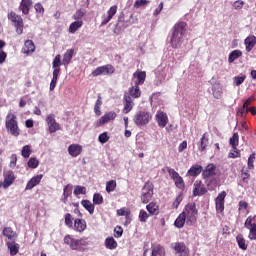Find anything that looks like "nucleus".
Masks as SVG:
<instances>
[{
  "label": "nucleus",
  "mask_w": 256,
  "mask_h": 256,
  "mask_svg": "<svg viewBox=\"0 0 256 256\" xmlns=\"http://www.w3.org/2000/svg\"><path fill=\"white\" fill-rule=\"evenodd\" d=\"M187 32V23L179 21L172 28V34L170 36V45L172 49H181L183 45V36Z\"/></svg>",
  "instance_id": "nucleus-1"
},
{
  "label": "nucleus",
  "mask_w": 256,
  "mask_h": 256,
  "mask_svg": "<svg viewBox=\"0 0 256 256\" xmlns=\"http://www.w3.org/2000/svg\"><path fill=\"white\" fill-rule=\"evenodd\" d=\"M64 243L69 245L72 251H85L89 247V238L83 237L80 239H75L70 235L64 237Z\"/></svg>",
  "instance_id": "nucleus-2"
},
{
  "label": "nucleus",
  "mask_w": 256,
  "mask_h": 256,
  "mask_svg": "<svg viewBox=\"0 0 256 256\" xmlns=\"http://www.w3.org/2000/svg\"><path fill=\"white\" fill-rule=\"evenodd\" d=\"M182 214L186 219V225H188L189 227L197 223V217H199V211L197 210V206L195 205V203H190L186 205L183 209Z\"/></svg>",
  "instance_id": "nucleus-3"
},
{
  "label": "nucleus",
  "mask_w": 256,
  "mask_h": 256,
  "mask_svg": "<svg viewBox=\"0 0 256 256\" xmlns=\"http://www.w3.org/2000/svg\"><path fill=\"white\" fill-rule=\"evenodd\" d=\"M153 119V114L147 110H139L134 115L133 121L137 127H147Z\"/></svg>",
  "instance_id": "nucleus-4"
},
{
  "label": "nucleus",
  "mask_w": 256,
  "mask_h": 256,
  "mask_svg": "<svg viewBox=\"0 0 256 256\" xmlns=\"http://www.w3.org/2000/svg\"><path fill=\"white\" fill-rule=\"evenodd\" d=\"M5 126L7 131L11 133L14 137H19V126L17 124V116L11 112H9L6 116Z\"/></svg>",
  "instance_id": "nucleus-5"
},
{
  "label": "nucleus",
  "mask_w": 256,
  "mask_h": 256,
  "mask_svg": "<svg viewBox=\"0 0 256 256\" xmlns=\"http://www.w3.org/2000/svg\"><path fill=\"white\" fill-rule=\"evenodd\" d=\"M141 202L144 204L149 203L153 199V183L146 182L141 190Z\"/></svg>",
  "instance_id": "nucleus-6"
},
{
  "label": "nucleus",
  "mask_w": 256,
  "mask_h": 256,
  "mask_svg": "<svg viewBox=\"0 0 256 256\" xmlns=\"http://www.w3.org/2000/svg\"><path fill=\"white\" fill-rule=\"evenodd\" d=\"M8 19L14 23V27H16V33L21 35L23 33V18L17 15L15 12H10L8 14Z\"/></svg>",
  "instance_id": "nucleus-7"
},
{
  "label": "nucleus",
  "mask_w": 256,
  "mask_h": 256,
  "mask_svg": "<svg viewBox=\"0 0 256 256\" xmlns=\"http://www.w3.org/2000/svg\"><path fill=\"white\" fill-rule=\"evenodd\" d=\"M115 73V67L111 64L97 67L92 71L93 77H99V75H113Z\"/></svg>",
  "instance_id": "nucleus-8"
},
{
  "label": "nucleus",
  "mask_w": 256,
  "mask_h": 256,
  "mask_svg": "<svg viewBox=\"0 0 256 256\" xmlns=\"http://www.w3.org/2000/svg\"><path fill=\"white\" fill-rule=\"evenodd\" d=\"M172 249H174L176 255L178 256H189V248L183 242H175L172 244Z\"/></svg>",
  "instance_id": "nucleus-9"
},
{
  "label": "nucleus",
  "mask_w": 256,
  "mask_h": 256,
  "mask_svg": "<svg viewBox=\"0 0 256 256\" xmlns=\"http://www.w3.org/2000/svg\"><path fill=\"white\" fill-rule=\"evenodd\" d=\"M227 197V192L222 191L215 199L216 211L217 213H223L225 211V198Z\"/></svg>",
  "instance_id": "nucleus-10"
},
{
  "label": "nucleus",
  "mask_w": 256,
  "mask_h": 256,
  "mask_svg": "<svg viewBox=\"0 0 256 256\" xmlns=\"http://www.w3.org/2000/svg\"><path fill=\"white\" fill-rule=\"evenodd\" d=\"M46 123L48 125V129H49L50 133H55V132L59 131V129H61V126L55 120L54 114H49L46 117Z\"/></svg>",
  "instance_id": "nucleus-11"
},
{
  "label": "nucleus",
  "mask_w": 256,
  "mask_h": 256,
  "mask_svg": "<svg viewBox=\"0 0 256 256\" xmlns=\"http://www.w3.org/2000/svg\"><path fill=\"white\" fill-rule=\"evenodd\" d=\"M168 173H169L171 179H173V181L175 182V185H176V187H178V189H183V187H185L183 178L180 177L179 173H177V171H175V169H173V168L168 169Z\"/></svg>",
  "instance_id": "nucleus-12"
},
{
  "label": "nucleus",
  "mask_w": 256,
  "mask_h": 256,
  "mask_svg": "<svg viewBox=\"0 0 256 256\" xmlns=\"http://www.w3.org/2000/svg\"><path fill=\"white\" fill-rule=\"evenodd\" d=\"M116 118L117 113L113 111L107 112L97 121V125L98 127H101V125H105L109 123V121H115Z\"/></svg>",
  "instance_id": "nucleus-13"
},
{
  "label": "nucleus",
  "mask_w": 256,
  "mask_h": 256,
  "mask_svg": "<svg viewBox=\"0 0 256 256\" xmlns=\"http://www.w3.org/2000/svg\"><path fill=\"white\" fill-rule=\"evenodd\" d=\"M207 193V188H205V185L203 182L196 180L194 183V189H193V195L194 197L205 195Z\"/></svg>",
  "instance_id": "nucleus-14"
},
{
  "label": "nucleus",
  "mask_w": 256,
  "mask_h": 256,
  "mask_svg": "<svg viewBox=\"0 0 256 256\" xmlns=\"http://www.w3.org/2000/svg\"><path fill=\"white\" fill-rule=\"evenodd\" d=\"M156 121L160 127H167V123H169V117H167V113L163 111H158L155 115Z\"/></svg>",
  "instance_id": "nucleus-15"
},
{
  "label": "nucleus",
  "mask_w": 256,
  "mask_h": 256,
  "mask_svg": "<svg viewBox=\"0 0 256 256\" xmlns=\"http://www.w3.org/2000/svg\"><path fill=\"white\" fill-rule=\"evenodd\" d=\"M4 183H3V188L4 189H9L11 185H13V182L15 181V174L13 171H7L4 172Z\"/></svg>",
  "instance_id": "nucleus-16"
},
{
  "label": "nucleus",
  "mask_w": 256,
  "mask_h": 256,
  "mask_svg": "<svg viewBox=\"0 0 256 256\" xmlns=\"http://www.w3.org/2000/svg\"><path fill=\"white\" fill-rule=\"evenodd\" d=\"M68 153L71 157H79L83 153V146L79 144H72L68 147Z\"/></svg>",
  "instance_id": "nucleus-17"
},
{
  "label": "nucleus",
  "mask_w": 256,
  "mask_h": 256,
  "mask_svg": "<svg viewBox=\"0 0 256 256\" xmlns=\"http://www.w3.org/2000/svg\"><path fill=\"white\" fill-rule=\"evenodd\" d=\"M115 15H117V5L110 7V9L107 11V17H104L101 22V26L103 27L107 25V23H109V21H111Z\"/></svg>",
  "instance_id": "nucleus-18"
},
{
  "label": "nucleus",
  "mask_w": 256,
  "mask_h": 256,
  "mask_svg": "<svg viewBox=\"0 0 256 256\" xmlns=\"http://www.w3.org/2000/svg\"><path fill=\"white\" fill-rule=\"evenodd\" d=\"M31 5H33L32 0H22L18 9L19 11H22L23 15H29Z\"/></svg>",
  "instance_id": "nucleus-19"
},
{
  "label": "nucleus",
  "mask_w": 256,
  "mask_h": 256,
  "mask_svg": "<svg viewBox=\"0 0 256 256\" xmlns=\"http://www.w3.org/2000/svg\"><path fill=\"white\" fill-rule=\"evenodd\" d=\"M244 45H245V49L247 51V53H251V51H253V48L256 45V37L255 36H248L245 40H244Z\"/></svg>",
  "instance_id": "nucleus-20"
},
{
  "label": "nucleus",
  "mask_w": 256,
  "mask_h": 256,
  "mask_svg": "<svg viewBox=\"0 0 256 256\" xmlns=\"http://www.w3.org/2000/svg\"><path fill=\"white\" fill-rule=\"evenodd\" d=\"M251 101H255L254 96H250L243 104L242 108L238 111V115L243 117L245 113H249V106L251 105Z\"/></svg>",
  "instance_id": "nucleus-21"
},
{
  "label": "nucleus",
  "mask_w": 256,
  "mask_h": 256,
  "mask_svg": "<svg viewBox=\"0 0 256 256\" xmlns=\"http://www.w3.org/2000/svg\"><path fill=\"white\" fill-rule=\"evenodd\" d=\"M124 100H125V103H124L123 113L127 114L133 110V105H135V103H133V99L127 95H124Z\"/></svg>",
  "instance_id": "nucleus-22"
},
{
  "label": "nucleus",
  "mask_w": 256,
  "mask_h": 256,
  "mask_svg": "<svg viewBox=\"0 0 256 256\" xmlns=\"http://www.w3.org/2000/svg\"><path fill=\"white\" fill-rule=\"evenodd\" d=\"M74 228L78 233H83L87 229V222L83 219H76L74 221Z\"/></svg>",
  "instance_id": "nucleus-23"
},
{
  "label": "nucleus",
  "mask_w": 256,
  "mask_h": 256,
  "mask_svg": "<svg viewBox=\"0 0 256 256\" xmlns=\"http://www.w3.org/2000/svg\"><path fill=\"white\" fill-rule=\"evenodd\" d=\"M128 97H130V99H139V97H141V89H139V86L137 84L129 88Z\"/></svg>",
  "instance_id": "nucleus-24"
},
{
  "label": "nucleus",
  "mask_w": 256,
  "mask_h": 256,
  "mask_svg": "<svg viewBox=\"0 0 256 256\" xmlns=\"http://www.w3.org/2000/svg\"><path fill=\"white\" fill-rule=\"evenodd\" d=\"M215 175V166L213 164H208L202 172V176L204 179H209V177H213Z\"/></svg>",
  "instance_id": "nucleus-25"
},
{
  "label": "nucleus",
  "mask_w": 256,
  "mask_h": 256,
  "mask_svg": "<svg viewBox=\"0 0 256 256\" xmlns=\"http://www.w3.org/2000/svg\"><path fill=\"white\" fill-rule=\"evenodd\" d=\"M208 145H209V138L207 137V133H204L200 139V142L198 143L199 151L201 152L205 151Z\"/></svg>",
  "instance_id": "nucleus-26"
},
{
  "label": "nucleus",
  "mask_w": 256,
  "mask_h": 256,
  "mask_svg": "<svg viewBox=\"0 0 256 256\" xmlns=\"http://www.w3.org/2000/svg\"><path fill=\"white\" fill-rule=\"evenodd\" d=\"M212 95L214 99H221L223 97V88L220 84H214L212 86Z\"/></svg>",
  "instance_id": "nucleus-27"
},
{
  "label": "nucleus",
  "mask_w": 256,
  "mask_h": 256,
  "mask_svg": "<svg viewBox=\"0 0 256 256\" xmlns=\"http://www.w3.org/2000/svg\"><path fill=\"white\" fill-rule=\"evenodd\" d=\"M73 53H75V50L73 49H68L64 55H63V59H62V65H69V63H71V59H73Z\"/></svg>",
  "instance_id": "nucleus-28"
},
{
  "label": "nucleus",
  "mask_w": 256,
  "mask_h": 256,
  "mask_svg": "<svg viewBox=\"0 0 256 256\" xmlns=\"http://www.w3.org/2000/svg\"><path fill=\"white\" fill-rule=\"evenodd\" d=\"M71 193H73V186L68 184L63 189V198L61 199L62 203H67L69 197H71Z\"/></svg>",
  "instance_id": "nucleus-29"
},
{
  "label": "nucleus",
  "mask_w": 256,
  "mask_h": 256,
  "mask_svg": "<svg viewBox=\"0 0 256 256\" xmlns=\"http://www.w3.org/2000/svg\"><path fill=\"white\" fill-rule=\"evenodd\" d=\"M203 171V167L199 164H196L194 166H192L189 170H188V175L190 177H197V175H200V173Z\"/></svg>",
  "instance_id": "nucleus-30"
},
{
  "label": "nucleus",
  "mask_w": 256,
  "mask_h": 256,
  "mask_svg": "<svg viewBox=\"0 0 256 256\" xmlns=\"http://www.w3.org/2000/svg\"><path fill=\"white\" fill-rule=\"evenodd\" d=\"M24 55H31L33 53V40H26L22 48Z\"/></svg>",
  "instance_id": "nucleus-31"
},
{
  "label": "nucleus",
  "mask_w": 256,
  "mask_h": 256,
  "mask_svg": "<svg viewBox=\"0 0 256 256\" xmlns=\"http://www.w3.org/2000/svg\"><path fill=\"white\" fill-rule=\"evenodd\" d=\"M3 235L10 240L17 239V233L11 227H4Z\"/></svg>",
  "instance_id": "nucleus-32"
},
{
  "label": "nucleus",
  "mask_w": 256,
  "mask_h": 256,
  "mask_svg": "<svg viewBox=\"0 0 256 256\" xmlns=\"http://www.w3.org/2000/svg\"><path fill=\"white\" fill-rule=\"evenodd\" d=\"M7 247L10 251V255L15 256L17 253H19V244H17L15 241L7 242Z\"/></svg>",
  "instance_id": "nucleus-33"
},
{
  "label": "nucleus",
  "mask_w": 256,
  "mask_h": 256,
  "mask_svg": "<svg viewBox=\"0 0 256 256\" xmlns=\"http://www.w3.org/2000/svg\"><path fill=\"white\" fill-rule=\"evenodd\" d=\"M81 27H83L82 20H77L70 24L68 31L69 33H72V34L77 33V30L81 29Z\"/></svg>",
  "instance_id": "nucleus-34"
},
{
  "label": "nucleus",
  "mask_w": 256,
  "mask_h": 256,
  "mask_svg": "<svg viewBox=\"0 0 256 256\" xmlns=\"http://www.w3.org/2000/svg\"><path fill=\"white\" fill-rule=\"evenodd\" d=\"M185 223H187V218H185V216L183 215V213H181L177 219L174 222L175 227H177L178 229H183Z\"/></svg>",
  "instance_id": "nucleus-35"
},
{
  "label": "nucleus",
  "mask_w": 256,
  "mask_h": 256,
  "mask_svg": "<svg viewBox=\"0 0 256 256\" xmlns=\"http://www.w3.org/2000/svg\"><path fill=\"white\" fill-rule=\"evenodd\" d=\"M81 205H82V207H84V209H87V211L90 213V215H93V213H95V205L93 203H91V201L82 200Z\"/></svg>",
  "instance_id": "nucleus-36"
},
{
  "label": "nucleus",
  "mask_w": 256,
  "mask_h": 256,
  "mask_svg": "<svg viewBox=\"0 0 256 256\" xmlns=\"http://www.w3.org/2000/svg\"><path fill=\"white\" fill-rule=\"evenodd\" d=\"M134 77L137 78L135 85H143L145 83V78L147 77V74L145 72H135Z\"/></svg>",
  "instance_id": "nucleus-37"
},
{
  "label": "nucleus",
  "mask_w": 256,
  "mask_h": 256,
  "mask_svg": "<svg viewBox=\"0 0 256 256\" xmlns=\"http://www.w3.org/2000/svg\"><path fill=\"white\" fill-rule=\"evenodd\" d=\"M105 247L106 249H117V241H115V238L113 237H108L105 239Z\"/></svg>",
  "instance_id": "nucleus-38"
},
{
  "label": "nucleus",
  "mask_w": 256,
  "mask_h": 256,
  "mask_svg": "<svg viewBox=\"0 0 256 256\" xmlns=\"http://www.w3.org/2000/svg\"><path fill=\"white\" fill-rule=\"evenodd\" d=\"M243 55L241 50H234L228 56V63H233L235 60L239 59Z\"/></svg>",
  "instance_id": "nucleus-39"
},
{
  "label": "nucleus",
  "mask_w": 256,
  "mask_h": 256,
  "mask_svg": "<svg viewBox=\"0 0 256 256\" xmlns=\"http://www.w3.org/2000/svg\"><path fill=\"white\" fill-rule=\"evenodd\" d=\"M146 209L150 213V215H159V206H157L156 203H149L146 206Z\"/></svg>",
  "instance_id": "nucleus-40"
},
{
  "label": "nucleus",
  "mask_w": 256,
  "mask_h": 256,
  "mask_svg": "<svg viewBox=\"0 0 256 256\" xmlns=\"http://www.w3.org/2000/svg\"><path fill=\"white\" fill-rule=\"evenodd\" d=\"M157 255H165V248L161 245H155L152 247V255L151 256H157Z\"/></svg>",
  "instance_id": "nucleus-41"
},
{
  "label": "nucleus",
  "mask_w": 256,
  "mask_h": 256,
  "mask_svg": "<svg viewBox=\"0 0 256 256\" xmlns=\"http://www.w3.org/2000/svg\"><path fill=\"white\" fill-rule=\"evenodd\" d=\"M236 241L238 243V247L242 249L243 251H246L247 249V243L245 242V238H243V235L239 234L236 237Z\"/></svg>",
  "instance_id": "nucleus-42"
},
{
  "label": "nucleus",
  "mask_w": 256,
  "mask_h": 256,
  "mask_svg": "<svg viewBox=\"0 0 256 256\" xmlns=\"http://www.w3.org/2000/svg\"><path fill=\"white\" fill-rule=\"evenodd\" d=\"M61 65H63V62H61V55L57 54L52 62V69H61Z\"/></svg>",
  "instance_id": "nucleus-43"
},
{
  "label": "nucleus",
  "mask_w": 256,
  "mask_h": 256,
  "mask_svg": "<svg viewBox=\"0 0 256 256\" xmlns=\"http://www.w3.org/2000/svg\"><path fill=\"white\" fill-rule=\"evenodd\" d=\"M117 188V182L115 180H110L106 183V191L107 193H113Z\"/></svg>",
  "instance_id": "nucleus-44"
},
{
  "label": "nucleus",
  "mask_w": 256,
  "mask_h": 256,
  "mask_svg": "<svg viewBox=\"0 0 256 256\" xmlns=\"http://www.w3.org/2000/svg\"><path fill=\"white\" fill-rule=\"evenodd\" d=\"M255 218L256 216H249L244 223V227L250 230L253 227V223H255Z\"/></svg>",
  "instance_id": "nucleus-45"
},
{
  "label": "nucleus",
  "mask_w": 256,
  "mask_h": 256,
  "mask_svg": "<svg viewBox=\"0 0 256 256\" xmlns=\"http://www.w3.org/2000/svg\"><path fill=\"white\" fill-rule=\"evenodd\" d=\"M245 79H247V77L245 75L236 76L233 79V83H234V85H236V87H239V85H243Z\"/></svg>",
  "instance_id": "nucleus-46"
},
{
  "label": "nucleus",
  "mask_w": 256,
  "mask_h": 256,
  "mask_svg": "<svg viewBox=\"0 0 256 256\" xmlns=\"http://www.w3.org/2000/svg\"><path fill=\"white\" fill-rule=\"evenodd\" d=\"M230 145L235 149L237 145H239V134L234 133L233 136L230 138Z\"/></svg>",
  "instance_id": "nucleus-47"
},
{
  "label": "nucleus",
  "mask_w": 256,
  "mask_h": 256,
  "mask_svg": "<svg viewBox=\"0 0 256 256\" xmlns=\"http://www.w3.org/2000/svg\"><path fill=\"white\" fill-rule=\"evenodd\" d=\"M21 155L24 159H29V156L31 155V147H29V145L24 146Z\"/></svg>",
  "instance_id": "nucleus-48"
},
{
  "label": "nucleus",
  "mask_w": 256,
  "mask_h": 256,
  "mask_svg": "<svg viewBox=\"0 0 256 256\" xmlns=\"http://www.w3.org/2000/svg\"><path fill=\"white\" fill-rule=\"evenodd\" d=\"M147 5H149L148 0H136L134 3V8L140 9V7H147Z\"/></svg>",
  "instance_id": "nucleus-49"
},
{
  "label": "nucleus",
  "mask_w": 256,
  "mask_h": 256,
  "mask_svg": "<svg viewBox=\"0 0 256 256\" xmlns=\"http://www.w3.org/2000/svg\"><path fill=\"white\" fill-rule=\"evenodd\" d=\"M248 238L250 241H256V223L253 222V227L249 230Z\"/></svg>",
  "instance_id": "nucleus-50"
},
{
  "label": "nucleus",
  "mask_w": 256,
  "mask_h": 256,
  "mask_svg": "<svg viewBox=\"0 0 256 256\" xmlns=\"http://www.w3.org/2000/svg\"><path fill=\"white\" fill-rule=\"evenodd\" d=\"M41 109H45V101L40 100L38 106L35 107L34 114L41 115Z\"/></svg>",
  "instance_id": "nucleus-51"
},
{
  "label": "nucleus",
  "mask_w": 256,
  "mask_h": 256,
  "mask_svg": "<svg viewBox=\"0 0 256 256\" xmlns=\"http://www.w3.org/2000/svg\"><path fill=\"white\" fill-rule=\"evenodd\" d=\"M87 193V188L84 186H76L74 189V195H85Z\"/></svg>",
  "instance_id": "nucleus-52"
},
{
  "label": "nucleus",
  "mask_w": 256,
  "mask_h": 256,
  "mask_svg": "<svg viewBox=\"0 0 256 256\" xmlns=\"http://www.w3.org/2000/svg\"><path fill=\"white\" fill-rule=\"evenodd\" d=\"M101 203H103V196L99 193L94 194L93 204L94 205H101Z\"/></svg>",
  "instance_id": "nucleus-53"
},
{
  "label": "nucleus",
  "mask_w": 256,
  "mask_h": 256,
  "mask_svg": "<svg viewBox=\"0 0 256 256\" xmlns=\"http://www.w3.org/2000/svg\"><path fill=\"white\" fill-rule=\"evenodd\" d=\"M139 219L141 223H146L147 219H149V214L145 210H141L139 213Z\"/></svg>",
  "instance_id": "nucleus-54"
},
{
  "label": "nucleus",
  "mask_w": 256,
  "mask_h": 256,
  "mask_svg": "<svg viewBox=\"0 0 256 256\" xmlns=\"http://www.w3.org/2000/svg\"><path fill=\"white\" fill-rule=\"evenodd\" d=\"M85 17V12L83 10L79 9L73 14V19L76 21H80L79 19H83Z\"/></svg>",
  "instance_id": "nucleus-55"
},
{
  "label": "nucleus",
  "mask_w": 256,
  "mask_h": 256,
  "mask_svg": "<svg viewBox=\"0 0 256 256\" xmlns=\"http://www.w3.org/2000/svg\"><path fill=\"white\" fill-rule=\"evenodd\" d=\"M98 141L100 143L105 144L107 141H109V135H107V132H103L102 134L99 135Z\"/></svg>",
  "instance_id": "nucleus-56"
},
{
  "label": "nucleus",
  "mask_w": 256,
  "mask_h": 256,
  "mask_svg": "<svg viewBox=\"0 0 256 256\" xmlns=\"http://www.w3.org/2000/svg\"><path fill=\"white\" fill-rule=\"evenodd\" d=\"M65 225H67V227H73V216H71L70 213L65 215Z\"/></svg>",
  "instance_id": "nucleus-57"
},
{
  "label": "nucleus",
  "mask_w": 256,
  "mask_h": 256,
  "mask_svg": "<svg viewBox=\"0 0 256 256\" xmlns=\"http://www.w3.org/2000/svg\"><path fill=\"white\" fill-rule=\"evenodd\" d=\"M103 103L101 102V99H97V101H96V104H95V107H94V111H95V113H96V115H101V105H102Z\"/></svg>",
  "instance_id": "nucleus-58"
},
{
  "label": "nucleus",
  "mask_w": 256,
  "mask_h": 256,
  "mask_svg": "<svg viewBox=\"0 0 256 256\" xmlns=\"http://www.w3.org/2000/svg\"><path fill=\"white\" fill-rule=\"evenodd\" d=\"M34 9L36 13H39V15L43 16V13H45V8H43V5L41 3H37L34 5Z\"/></svg>",
  "instance_id": "nucleus-59"
},
{
  "label": "nucleus",
  "mask_w": 256,
  "mask_h": 256,
  "mask_svg": "<svg viewBox=\"0 0 256 256\" xmlns=\"http://www.w3.org/2000/svg\"><path fill=\"white\" fill-rule=\"evenodd\" d=\"M123 235V228L121 226H116L114 229V236L119 239Z\"/></svg>",
  "instance_id": "nucleus-60"
},
{
  "label": "nucleus",
  "mask_w": 256,
  "mask_h": 256,
  "mask_svg": "<svg viewBox=\"0 0 256 256\" xmlns=\"http://www.w3.org/2000/svg\"><path fill=\"white\" fill-rule=\"evenodd\" d=\"M182 201H183V196H181V195L177 196V198L175 199V201L172 204L173 209H177V207H179V205L181 204Z\"/></svg>",
  "instance_id": "nucleus-61"
},
{
  "label": "nucleus",
  "mask_w": 256,
  "mask_h": 256,
  "mask_svg": "<svg viewBox=\"0 0 256 256\" xmlns=\"http://www.w3.org/2000/svg\"><path fill=\"white\" fill-rule=\"evenodd\" d=\"M41 179H43V174H39L33 177V187L39 185L41 183Z\"/></svg>",
  "instance_id": "nucleus-62"
},
{
  "label": "nucleus",
  "mask_w": 256,
  "mask_h": 256,
  "mask_svg": "<svg viewBox=\"0 0 256 256\" xmlns=\"http://www.w3.org/2000/svg\"><path fill=\"white\" fill-rule=\"evenodd\" d=\"M253 163H255V154L250 155L248 158V169L254 168Z\"/></svg>",
  "instance_id": "nucleus-63"
},
{
  "label": "nucleus",
  "mask_w": 256,
  "mask_h": 256,
  "mask_svg": "<svg viewBox=\"0 0 256 256\" xmlns=\"http://www.w3.org/2000/svg\"><path fill=\"white\" fill-rule=\"evenodd\" d=\"M10 159V167H15L17 165V154H12Z\"/></svg>",
  "instance_id": "nucleus-64"
}]
</instances>
